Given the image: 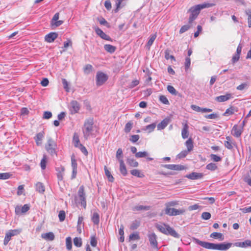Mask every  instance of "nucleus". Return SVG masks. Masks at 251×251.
<instances>
[{
    "instance_id": "obj_1",
    "label": "nucleus",
    "mask_w": 251,
    "mask_h": 251,
    "mask_svg": "<svg viewBox=\"0 0 251 251\" xmlns=\"http://www.w3.org/2000/svg\"><path fill=\"white\" fill-rule=\"evenodd\" d=\"M195 242L203 248L209 249L219 251H227L231 247L232 243H221L218 244L212 243L204 241H201L198 239H194Z\"/></svg>"
},
{
    "instance_id": "obj_2",
    "label": "nucleus",
    "mask_w": 251,
    "mask_h": 251,
    "mask_svg": "<svg viewBox=\"0 0 251 251\" xmlns=\"http://www.w3.org/2000/svg\"><path fill=\"white\" fill-rule=\"evenodd\" d=\"M212 6V4L209 3H203L196 5L190 8L189 11L190 12V15L189 18V24H192L193 22L197 18L199 14L201 9L205 8L210 7Z\"/></svg>"
},
{
    "instance_id": "obj_3",
    "label": "nucleus",
    "mask_w": 251,
    "mask_h": 251,
    "mask_svg": "<svg viewBox=\"0 0 251 251\" xmlns=\"http://www.w3.org/2000/svg\"><path fill=\"white\" fill-rule=\"evenodd\" d=\"M155 226L160 232L165 235H170L176 238L179 237L177 232L168 225L160 223L156 224Z\"/></svg>"
},
{
    "instance_id": "obj_4",
    "label": "nucleus",
    "mask_w": 251,
    "mask_h": 251,
    "mask_svg": "<svg viewBox=\"0 0 251 251\" xmlns=\"http://www.w3.org/2000/svg\"><path fill=\"white\" fill-rule=\"evenodd\" d=\"M93 124V120L92 119H88L85 120L82 128L84 137L85 139H87L92 135V132L94 130Z\"/></svg>"
},
{
    "instance_id": "obj_5",
    "label": "nucleus",
    "mask_w": 251,
    "mask_h": 251,
    "mask_svg": "<svg viewBox=\"0 0 251 251\" xmlns=\"http://www.w3.org/2000/svg\"><path fill=\"white\" fill-rule=\"evenodd\" d=\"M56 147L55 142L52 139L49 138L45 146L47 151L51 155H54L56 153Z\"/></svg>"
},
{
    "instance_id": "obj_6",
    "label": "nucleus",
    "mask_w": 251,
    "mask_h": 251,
    "mask_svg": "<svg viewBox=\"0 0 251 251\" xmlns=\"http://www.w3.org/2000/svg\"><path fill=\"white\" fill-rule=\"evenodd\" d=\"M108 79V76L105 73L101 72H98L96 75V84L97 86H101Z\"/></svg>"
},
{
    "instance_id": "obj_7",
    "label": "nucleus",
    "mask_w": 251,
    "mask_h": 251,
    "mask_svg": "<svg viewBox=\"0 0 251 251\" xmlns=\"http://www.w3.org/2000/svg\"><path fill=\"white\" fill-rule=\"evenodd\" d=\"M165 212L166 214L170 216H173L182 214L185 212V210L183 209H176L174 208L166 207Z\"/></svg>"
},
{
    "instance_id": "obj_8",
    "label": "nucleus",
    "mask_w": 251,
    "mask_h": 251,
    "mask_svg": "<svg viewBox=\"0 0 251 251\" xmlns=\"http://www.w3.org/2000/svg\"><path fill=\"white\" fill-rule=\"evenodd\" d=\"M148 237L150 242V244L152 248L158 250V242L157 241V236L154 232H151L148 233Z\"/></svg>"
},
{
    "instance_id": "obj_9",
    "label": "nucleus",
    "mask_w": 251,
    "mask_h": 251,
    "mask_svg": "<svg viewBox=\"0 0 251 251\" xmlns=\"http://www.w3.org/2000/svg\"><path fill=\"white\" fill-rule=\"evenodd\" d=\"M78 196L79 201H81V205L85 208L86 205V201L83 186H81L79 187L78 191Z\"/></svg>"
},
{
    "instance_id": "obj_10",
    "label": "nucleus",
    "mask_w": 251,
    "mask_h": 251,
    "mask_svg": "<svg viewBox=\"0 0 251 251\" xmlns=\"http://www.w3.org/2000/svg\"><path fill=\"white\" fill-rule=\"evenodd\" d=\"M69 109L72 114L77 113L80 109V105L76 100H72L70 104Z\"/></svg>"
},
{
    "instance_id": "obj_11",
    "label": "nucleus",
    "mask_w": 251,
    "mask_h": 251,
    "mask_svg": "<svg viewBox=\"0 0 251 251\" xmlns=\"http://www.w3.org/2000/svg\"><path fill=\"white\" fill-rule=\"evenodd\" d=\"M20 233L19 230L14 229L9 230L8 232L6 233L4 240V244L5 245H7L9 241L10 240L12 236H14Z\"/></svg>"
},
{
    "instance_id": "obj_12",
    "label": "nucleus",
    "mask_w": 251,
    "mask_h": 251,
    "mask_svg": "<svg viewBox=\"0 0 251 251\" xmlns=\"http://www.w3.org/2000/svg\"><path fill=\"white\" fill-rule=\"evenodd\" d=\"M29 205L25 204L23 206L17 205L15 207V211L17 215L25 213L29 209Z\"/></svg>"
},
{
    "instance_id": "obj_13",
    "label": "nucleus",
    "mask_w": 251,
    "mask_h": 251,
    "mask_svg": "<svg viewBox=\"0 0 251 251\" xmlns=\"http://www.w3.org/2000/svg\"><path fill=\"white\" fill-rule=\"evenodd\" d=\"M243 126L234 125L232 129L231 133L234 136L239 137L243 132Z\"/></svg>"
},
{
    "instance_id": "obj_14",
    "label": "nucleus",
    "mask_w": 251,
    "mask_h": 251,
    "mask_svg": "<svg viewBox=\"0 0 251 251\" xmlns=\"http://www.w3.org/2000/svg\"><path fill=\"white\" fill-rule=\"evenodd\" d=\"M95 30L96 33L98 35H99L100 37L101 38L109 41H112V39L107 34H106L104 32L102 31V30H101L99 27H95Z\"/></svg>"
},
{
    "instance_id": "obj_15",
    "label": "nucleus",
    "mask_w": 251,
    "mask_h": 251,
    "mask_svg": "<svg viewBox=\"0 0 251 251\" xmlns=\"http://www.w3.org/2000/svg\"><path fill=\"white\" fill-rule=\"evenodd\" d=\"M162 166L172 170H182L184 169V167L181 165L165 164L162 165Z\"/></svg>"
},
{
    "instance_id": "obj_16",
    "label": "nucleus",
    "mask_w": 251,
    "mask_h": 251,
    "mask_svg": "<svg viewBox=\"0 0 251 251\" xmlns=\"http://www.w3.org/2000/svg\"><path fill=\"white\" fill-rule=\"evenodd\" d=\"M183 128L181 131V136L183 139H186L189 136V126L187 123H183Z\"/></svg>"
},
{
    "instance_id": "obj_17",
    "label": "nucleus",
    "mask_w": 251,
    "mask_h": 251,
    "mask_svg": "<svg viewBox=\"0 0 251 251\" xmlns=\"http://www.w3.org/2000/svg\"><path fill=\"white\" fill-rule=\"evenodd\" d=\"M57 33L55 32H50L45 36V40L48 43H51L57 38Z\"/></svg>"
},
{
    "instance_id": "obj_18",
    "label": "nucleus",
    "mask_w": 251,
    "mask_h": 251,
    "mask_svg": "<svg viewBox=\"0 0 251 251\" xmlns=\"http://www.w3.org/2000/svg\"><path fill=\"white\" fill-rule=\"evenodd\" d=\"M232 98V95L227 93L225 95H221L215 98V100L218 102H224Z\"/></svg>"
},
{
    "instance_id": "obj_19",
    "label": "nucleus",
    "mask_w": 251,
    "mask_h": 251,
    "mask_svg": "<svg viewBox=\"0 0 251 251\" xmlns=\"http://www.w3.org/2000/svg\"><path fill=\"white\" fill-rule=\"evenodd\" d=\"M57 171V176L59 181H61L63 179L64 174L65 168L64 167L61 166L56 168Z\"/></svg>"
},
{
    "instance_id": "obj_20",
    "label": "nucleus",
    "mask_w": 251,
    "mask_h": 251,
    "mask_svg": "<svg viewBox=\"0 0 251 251\" xmlns=\"http://www.w3.org/2000/svg\"><path fill=\"white\" fill-rule=\"evenodd\" d=\"M169 119L168 118H165L157 126L158 130H162L165 128L169 123Z\"/></svg>"
},
{
    "instance_id": "obj_21",
    "label": "nucleus",
    "mask_w": 251,
    "mask_h": 251,
    "mask_svg": "<svg viewBox=\"0 0 251 251\" xmlns=\"http://www.w3.org/2000/svg\"><path fill=\"white\" fill-rule=\"evenodd\" d=\"M156 37H157L156 33L152 34L150 36V37L149 39V41L146 45V48L148 50H150L151 47L152 45V44H153V42L154 41L155 39H156Z\"/></svg>"
},
{
    "instance_id": "obj_22",
    "label": "nucleus",
    "mask_w": 251,
    "mask_h": 251,
    "mask_svg": "<svg viewBox=\"0 0 251 251\" xmlns=\"http://www.w3.org/2000/svg\"><path fill=\"white\" fill-rule=\"evenodd\" d=\"M120 162V171L121 173L124 176L127 174V170L123 160H121Z\"/></svg>"
},
{
    "instance_id": "obj_23",
    "label": "nucleus",
    "mask_w": 251,
    "mask_h": 251,
    "mask_svg": "<svg viewBox=\"0 0 251 251\" xmlns=\"http://www.w3.org/2000/svg\"><path fill=\"white\" fill-rule=\"evenodd\" d=\"M202 175L201 174L197 173H192L189 175H187L186 177L191 179H197L200 178L202 177Z\"/></svg>"
},
{
    "instance_id": "obj_24",
    "label": "nucleus",
    "mask_w": 251,
    "mask_h": 251,
    "mask_svg": "<svg viewBox=\"0 0 251 251\" xmlns=\"http://www.w3.org/2000/svg\"><path fill=\"white\" fill-rule=\"evenodd\" d=\"M42 237L47 240L52 241L54 239V235L52 232H48L42 234Z\"/></svg>"
},
{
    "instance_id": "obj_25",
    "label": "nucleus",
    "mask_w": 251,
    "mask_h": 251,
    "mask_svg": "<svg viewBox=\"0 0 251 251\" xmlns=\"http://www.w3.org/2000/svg\"><path fill=\"white\" fill-rule=\"evenodd\" d=\"M73 142L75 147L76 148L81 145L79 141V136L76 133H75L74 134Z\"/></svg>"
},
{
    "instance_id": "obj_26",
    "label": "nucleus",
    "mask_w": 251,
    "mask_h": 251,
    "mask_svg": "<svg viewBox=\"0 0 251 251\" xmlns=\"http://www.w3.org/2000/svg\"><path fill=\"white\" fill-rule=\"evenodd\" d=\"M125 0H116V8L115 10V12H117L119 9L124 6L126 4L125 2Z\"/></svg>"
},
{
    "instance_id": "obj_27",
    "label": "nucleus",
    "mask_w": 251,
    "mask_h": 251,
    "mask_svg": "<svg viewBox=\"0 0 251 251\" xmlns=\"http://www.w3.org/2000/svg\"><path fill=\"white\" fill-rule=\"evenodd\" d=\"M245 13L247 17L248 26L251 27V9H246Z\"/></svg>"
},
{
    "instance_id": "obj_28",
    "label": "nucleus",
    "mask_w": 251,
    "mask_h": 251,
    "mask_svg": "<svg viewBox=\"0 0 251 251\" xmlns=\"http://www.w3.org/2000/svg\"><path fill=\"white\" fill-rule=\"evenodd\" d=\"M210 237L214 239H218L220 241H223L224 239L223 235L219 232H213L210 234Z\"/></svg>"
},
{
    "instance_id": "obj_29",
    "label": "nucleus",
    "mask_w": 251,
    "mask_h": 251,
    "mask_svg": "<svg viewBox=\"0 0 251 251\" xmlns=\"http://www.w3.org/2000/svg\"><path fill=\"white\" fill-rule=\"evenodd\" d=\"M185 145L187 149V151L189 152L193 150V142L191 138H189L185 142Z\"/></svg>"
},
{
    "instance_id": "obj_30",
    "label": "nucleus",
    "mask_w": 251,
    "mask_h": 251,
    "mask_svg": "<svg viewBox=\"0 0 251 251\" xmlns=\"http://www.w3.org/2000/svg\"><path fill=\"white\" fill-rule=\"evenodd\" d=\"M104 49L106 51L111 53H113L116 50L115 47L109 44L105 45L104 46Z\"/></svg>"
},
{
    "instance_id": "obj_31",
    "label": "nucleus",
    "mask_w": 251,
    "mask_h": 251,
    "mask_svg": "<svg viewBox=\"0 0 251 251\" xmlns=\"http://www.w3.org/2000/svg\"><path fill=\"white\" fill-rule=\"evenodd\" d=\"M155 127H156V124L152 123L151 125L146 126L144 127V130H147L149 133H151L154 130Z\"/></svg>"
},
{
    "instance_id": "obj_32",
    "label": "nucleus",
    "mask_w": 251,
    "mask_h": 251,
    "mask_svg": "<svg viewBox=\"0 0 251 251\" xmlns=\"http://www.w3.org/2000/svg\"><path fill=\"white\" fill-rule=\"evenodd\" d=\"M130 173L133 176H137L140 178H142L144 176V174L141 173L139 170L137 169L131 170Z\"/></svg>"
},
{
    "instance_id": "obj_33",
    "label": "nucleus",
    "mask_w": 251,
    "mask_h": 251,
    "mask_svg": "<svg viewBox=\"0 0 251 251\" xmlns=\"http://www.w3.org/2000/svg\"><path fill=\"white\" fill-rule=\"evenodd\" d=\"M104 172L106 176H107L108 180L110 182H113L114 180V177L111 174V173L109 171L106 166L104 167Z\"/></svg>"
},
{
    "instance_id": "obj_34",
    "label": "nucleus",
    "mask_w": 251,
    "mask_h": 251,
    "mask_svg": "<svg viewBox=\"0 0 251 251\" xmlns=\"http://www.w3.org/2000/svg\"><path fill=\"white\" fill-rule=\"evenodd\" d=\"M43 136V134L42 132H39L36 135L35 140L37 145H40L41 144V141Z\"/></svg>"
},
{
    "instance_id": "obj_35",
    "label": "nucleus",
    "mask_w": 251,
    "mask_h": 251,
    "mask_svg": "<svg viewBox=\"0 0 251 251\" xmlns=\"http://www.w3.org/2000/svg\"><path fill=\"white\" fill-rule=\"evenodd\" d=\"M36 190L39 193H43L45 191V187L43 183L41 182H38L36 184Z\"/></svg>"
},
{
    "instance_id": "obj_36",
    "label": "nucleus",
    "mask_w": 251,
    "mask_h": 251,
    "mask_svg": "<svg viewBox=\"0 0 251 251\" xmlns=\"http://www.w3.org/2000/svg\"><path fill=\"white\" fill-rule=\"evenodd\" d=\"M92 220L93 222L96 224L98 225L99 223L100 222V218H99V215L97 213H94L93 214L92 217Z\"/></svg>"
},
{
    "instance_id": "obj_37",
    "label": "nucleus",
    "mask_w": 251,
    "mask_h": 251,
    "mask_svg": "<svg viewBox=\"0 0 251 251\" xmlns=\"http://www.w3.org/2000/svg\"><path fill=\"white\" fill-rule=\"evenodd\" d=\"M66 248L68 250H71L72 248V239L70 237H68L66 239Z\"/></svg>"
},
{
    "instance_id": "obj_38",
    "label": "nucleus",
    "mask_w": 251,
    "mask_h": 251,
    "mask_svg": "<svg viewBox=\"0 0 251 251\" xmlns=\"http://www.w3.org/2000/svg\"><path fill=\"white\" fill-rule=\"evenodd\" d=\"M206 168L208 170L213 171L217 169V166L215 163H210L206 165Z\"/></svg>"
},
{
    "instance_id": "obj_39",
    "label": "nucleus",
    "mask_w": 251,
    "mask_h": 251,
    "mask_svg": "<svg viewBox=\"0 0 251 251\" xmlns=\"http://www.w3.org/2000/svg\"><path fill=\"white\" fill-rule=\"evenodd\" d=\"M74 245L77 247H80L82 246V240L79 237H75L74 239Z\"/></svg>"
},
{
    "instance_id": "obj_40",
    "label": "nucleus",
    "mask_w": 251,
    "mask_h": 251,
    "mask_svg": "<svg viewBox=\"0 0 251 251\" xmlns=\"http://www.w3.org/2000/svg\"><path fill=\"white\" fill-rule=\"evenodd\" d=\"M235 110L234 108L232 107H230V108L227 109L225 112L223 114V115L225 116H227L231 115H232L234 113Z\"/></svg>"
},
{
    "instance_id": "obj_41",
    "label": "nucleus",
    "mask_w": 251,
    "mask_h": 251,
    "mask_svg": "<svg viewBox=\"0 0 251 251\" xmlns=\"http://www.w3.org/2000/svg\"><path fill=\"white\" fill-rule=\"evenodd\" d=\"M47 160V158L46 155H44L40 162L41 168L42 170H45L46 167Z\"/></svg>"
},
{
    "instance_id": "obj_42",
    "label": "nucleus",
    "mask_w": 251,
    "mask_h": 251,
    "mask_svg": "<svg viewBox=\"0 0 251 251\" xmlns=\"http://www.w3.org/2000/svg\"><path fill=\"white\" fill-rule=\"evenodd\" d=\"M150 208L149 206L138 205L134 207V210H148Z\"/></svg>"
},
{
    "instance_id": "obj_43",
    "label": "nucleus",
    "mask_w": 251,
    "mask_h": 251,
    "mask_svg": "<svg viewBox=\"0 0 251 251\" xmlns=\"http://www.w3.org/2000/svg\"><path fill=\"white\" fill-rule=\"evenodd\" d=\"M140 239V236L137 232L131 234L129 236V241L138 240Z\"/></svg>"
},
{
    "instance_id": "obj_44",
    "label": "nucleus",
    "mask_w": 251,
    "mask_h": 251,
    "mask_svg": "<svg viewBox=\"0 0 251 251\" xmlns=\"http://www.w3.org/2000/svg\"><path fill=\"white\" fill-rule=\"evenodd\" d=\"M135 157L137 158H142L145 157L148 155V153L147 151H139L138 152L136 153Z\"/></svg>"
},
{
    "instance_id": "obj_45",
    "label": "nucleus",
    "mask_w": 251,
    "mask_h": 251,
    "mask_svg": "<svg viewBox=\"0 0 251 251\" xmlns=\"http://www.w3.org/2000/svg\"><path fill=\"white\" fill-rule=\"evenodd\" d=\"M128 164L133 167H136L138 166V163L134 159L129 158L127 160Z\"/></svg>"
},
{
    "instance_id": "obj_46",
    "label": "nucleus",
    "mask_w": 251,
    "mask_h": 251,
    "mask_svg": "<svg viewBox=\"0 0 251 251\" xmlns=\"http://www.w3.org/2000/svg\"><path fill=\"white\" fill-rule=\"evenodd\" d=\"M192 24H188L183 25L179 30V33L182 34L190 29Z\"/></svg>"
},
{
    "instance_id": "obj_47",
    "label": "nucleus",
    "mask_w": 251,
    "mask_h": 251,
    "mask_svg": "<svg viewBox=\"0 0 251 251\" xmlns=\"http://www.w3.org/2000/svg\"><path fill=\"white\" fill-rule=\"evenodd\" d=\"M93 67L90 64H87L84 67V72L85 74H88L92 71Z\"/></svg>"
},
{
    "instance_id": "obj_48",
    "label": "nucleus",
    "mask_w": 251,
    "mask_h": 251,
    "mask_svg": "<svg viewBox=\"0 0 251 251\" xmlns=\"http://www.w3.org/2000/svg\"><path fill=\"white\" fill-rule=\"evenodd\" d=\"M71 162H72L71 166L72 167V169L73 170H77V164L76 163V161L75 159V157L74 155H72L71 157Z\"/></svg>"
},
{
    "instance_id": "obj_49",
    "label": "nucleus",
    "mask_w": 251,
    "mask_h": 251,
    "mask_svg": "<svg viewBox=\"0 0 251 251\" xmlns=\"http://www.w3.org/2000/svg\"><path fill=\"white\" fill-rule=\"evenodd\" d=\"M116 158L119 160V161H120L121 160L123 159V151L121 149H119L116 152Z\"/></svg>"
},
{
    "instance_id": "obj_50",
    "label": "nucleus",
    "mask_w": 251,
    "mask_h": 251,
    "mask_svg": "<svg viewBox=\"0 0 251 251\" xmlns=\"http://www.w3.org/2000/svg\"><path fill=\"white\" fill-rule=\"evenodd\" d=\"M178 204V202L176 201H173L166 202L165 204V207H171L172 206H175Z\"/></svg>"
},
{
    "instance_id": "obj_51",
    "label": "nucleus",
    "mask_w": 251,
    "mask_h": 251,
    "mask_svg": "<svg viewBox=\"0 0 251 251\" xmlns=\"http://www.w3.org/2000/svg\"><path fill=\"white\" fill-rule=\"evenodd\" d=\"M189 151L186 150L181 151L179 154L177 155V158L181 159L185 157L188 154Z\"/></svg>"
},
{
    "instance_id": "obj_52",
    "label": "nucleus",
    "mask_w": 251,
    "mask_h": 251,
    "mask_svg": "<svg viewBox=\"0 0 251 251\" xmlns=\"http://www.w3.org/2000/svg\"><path fill=\"white\" fill-rule=\"evenodd\" d=\"M201 218L205 220H209L211 217V214L209 212H204L201 214Z\"/></svg>"
},
{
    "instance_id": "obj_53",
    "label": "nucleus",
    "mask_w": 251,
    "mask_h": 251,
    "mask_svg": "<svg viewBox=\"0 0 251 251\" xmlns=\"http://www.w3.org/2000/svg\"><path fill=\"white\" fill-rule=\"evenodd\" d=\"M160 101L164 104L168 105L170 104L169 100L167 98L163 95H161L159 97Z\"/></svg>"
},
{
    "instance_id": "obj_54",
    "label": "nucleus",
    "mask_w": 251,
    "mask_h": 251,
    "mask_svg": "<svg viewBox=\"0 0 251 251\" xmlns=\"http://www.w3.org/2000/svg\"><path fill=\"white\" fill-rule=\"evenodd\" d=\"M167 90L170 93H171L172 95H176V90L175 88L172 86L168 85L167 86Z\"/></svg>"
},
{
    "instance_id": "obj_55",
    "label": "nucleus",
    "mask_w": 251,
    "mask_h": 251,
    "mask_svg": "<svg viewBox=\"0 0 251 251\" xmlns=\"http://www.w3.org/2000/svg\"><path fill=\"white\" fill-rule=\"evenodd\" d=\"M132 127V124L130 122H128L126 124V125L125 126V131L126 133L129 132L131 130Z\"/></svg>"
},
{
    "instance_id": "obj_56",
    "label": "nucleus",
    "mask_w": 251,
    "mask_h": 251,
    "mask_svg": "<svg viewBox=\"0 0 251 251\" xmlns=\"http://www.w3.org/2000/svg\"><path fill=\"white\" fill-rule=\"evenodd\" d=\"M210 156L211 160H212L213 161H215V162H219L222 160V158L220 156H219L216 154H211L210 155Z\"/></svg>"
},
{
    "instance_id": "obj_57",
    "label": "nucleus",
    "mask_w": 251,
    "mask_h": 251,
    "mask_svg": "<svg viewBox=\"0 0 251 251\" xmlns=\"http://www.w3.org/2000/svg\"><path fill=\"white\" fill-rule=\"evenodd\" d=\"M165 57L167 60L171 59L175 61V57L173 55L170 54L169 51L168 50H166L165 52Z\"/></svg>"
},
{
    "instance_id": "obj_58",
    "label": "nucleus",
    "mask_w": 251,
    "mask_h": 251,
    "mask_svg": "<svg viewBox=\"0 0 251 251\" xmlns=\"http://www.w3.org/2000/svg\"><path fill=\"white\" fill-rule=\"evenodd\" d=\"M11 175L8 173H0V179H6L10 177Z\"/></svg>"
},
{
    "instance_id": "obj_59",
    "label": "nucleus",
    "mask_w": 251,
    "mask_h": 251,
    "mask_svg": "<svg viewBox=\"0 0 251 251\" xmlns=\"http://www.w3.org/2000/svg\"><path fill=\"white\" fill-rule=\"evenodd\" d=\"M90 244L93 247H96L97 245V240L96 237L94 236H91L90 238Z\"/></svg>"
},
{
    "instance_id": "obj_60",
    "label": "nucleus",
    "mask_w": 251,
    "mask_h": 251,
    "mask_svg": "<svg viewBox=\"0 0 251 251\" xmlns=\"http://www.w3.org/2000/svg\"><path fill=\"white\" fill-rule=\"evenodd\" d=\"M139 223L137 221H134L130 225V228L132 230L137 229L139 226Z\"/></svg>"
},
{
    "instance_id": "obj_61",
    "label": "nucleus",
    "mask_w": 251,
    "mask_h": 251,
    "mask_svg": "<svg viewBox=\"0 0 251 251\" xmlns=\"http://www.w3.org/2000/svg\"><path fill=\"white\" fill-rule=\"evenodd\" d=\"M248 87V84L247 83H242L241 84L238 86L236 89L238 90L242 91L246 88H247Z\"/></svg>"
},
{
    "instance_id": "obj_62",
    "label": "nucleus",
    "mask_w": 251,
    "mask_h": 251,
    "mask_svg": "<svg viewBox=\"0 0 251 251\" xmlns=\"http://www.w3.org/2000/svg\"><path fill=\"white\" fill-rule=\"evenodd\" d=\"M58 217L60 221L62 222L65 218V212L64 211H60L58 214Z\"/></svg>"
},
{
    "instance_id": "obj_63",
    "label": "nucleus",
    "mask_w": 251,
    "mask_h": 251,
    "mask_svg": "<svg viewBox=\"0 0 251 251\" xmlns=\"http://www.w3.org/2000/svg\"><path fill=\"white\" fill-rule=\"evenodd\" d=\"M224 145L226 148L229 150H232L233 148L232 142L225 141Z\"/></svg>"
},
{
    "instance_id": "obj_64",
    "label": "nucleus",
    "mask_w": 251,
    "mask_h": 251,
    "mask_svg": "<svg viewBox=\"0 0 251 251\" xmlns=\"http://www.w3.org/2000/svg\"><path fill=\"white\" fill-rule=\"evenodd\" d=\"M191 64V59L189 57H186L185 58V70H187L189 69Z\"/></svg>"
}]
</instances>
